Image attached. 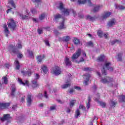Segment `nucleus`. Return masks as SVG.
<instances>
[{"instance_id": "obj_26", "label": "nucleus", "mask_w": 125, "mask_h": 125, "mask_svg": "<svg viewBox=\"0 0 125 125\" xmlns=\"http://www.w3.org/2000/svg\"><path fill=\"white\" fill-rule=\"evenodd\" d=\"M21 73L23 75V76H31V70H29L28 71H22Z\"/></svg>"}, {"instance_id": "obj_5", "label": "nucleus", "mask_w": 125, "mask_h": 125, "mask_svg": "<svg viewBox=\"0 0 125 125\" xmlns=\"http://www.w3.org/2000/svg\"><path fill=\"white\" fill-rule=\"evenodd\" d=\"M51 73L55 76H59L62 73L61 69L58 66H56L51 70Z\"/></svg>"}, {"instance_id": "obj_41", "label": "nucleus", "mask_w": 125, "mask_h": 125, "mask_svg": "<svg viewBox=\"0 0 125 125\" xmlns=\"http://www.w3.org/2000/svg\"><path fill=\"white\" fill-rule=\"evenodd\" d=\"M2 80H3V83H4V84H7V83L8 82V80H7V77L6 76H4L2 77Z\"/></svg>"}, {"instance_id": "obj_32", "label": "nucleus", "mask_w": 125, "mask_h": 125, "mask_svg": "<svg viewBox=\"0 0 125 125\" xmlns=\"http://www.w3.org/2000/svg\"><path fill=\"white\" fill-rule=\"evenodd\" d=\"M115 43H119V44H121V41L115 40L110 42V44H111L112 45H113V44H115Z\"/></svg>"}, {"instance_id": "obj_23", "label": "nucleus", "mask_w": 125, "mask_h": 125, "mask_svg": "<svg viewBox=\"0 0 125 125\" xmlns=\"http://www.w3.org/2000/svg\"><path fill=\"white\" fill-rule=\"evenodd\" d=\"M15 90H16V89L15 88V85L14 84H13L11 86V96H14Z\"/></svg>"}, {"instance_id": "obj_14", "label": "nucleus", "mask_w": 125, "mask_h": 125, "mask_svg": "<svg viewBox=\"0 0 125 125\" xmlns=\"http://www.w3.org/2000/svg\"><path fill=\"white\" fill-rule=\"evenodd\" d=\"M27 100V106H30L32 105V96L31 95H28L26 98Z\"/></svg>"}, {"instance_id": "obj_7", "label": "nucleus", "mask_w": 125, "mask_h": 125, "mask_svg": "<svg viewBox=\"0 0 125 125\" xmlns=\"http://www.w3.org/2000/svg\"><path fill=\"white\" fill-rule=\"evenodd\" d=\"M81 53H82L81 49H78L76 52L72 55V59L73 62H75V60L80 57Z\"/></svg>"}, {"instance_id": "obj_9", "label": "nucleus", "mask_w": 125, "mask_h": 125, "mask_svg": "<svg viewBox=\"0 0 125 125\" xmlns=\"http://www.w3.org/2000/svg\"><path fill=\"white\" fill-rule=\"evenodd\" d=\"M96 96L97 98H94V100L96 101V102H98V103H99L100 105L102 106V107H105V106H106V104L105 103L99 101V99H100L99 98V94L96 95Z\"/></svg>"}, {"instance_id": "obj_18", "label": "nucleus", "mask_w": 125, "mask_h": 125, "mask_svg": "<svg viewBox=\"0 0 125 125\" xmlns=\"http://www.w3.org/2000/svg\"><path fill=\"white\" fill-rule=\"evenodd\" d=\"M44 58H45V55H41L37 56V59L38 63H41V62H42V61Z\"/></svg>"}, {"instance_id": "obj_43", "label": "nucleus", "mask_w": 125, "mask_h": 125, "mask_svg": "<svg viewBox=\"0 0 125 125\" xmlns=\"http://www.w3.org/2000/svg\"><path fill=\"white\" fill-rule=\"evenodd\" d=\"M80 115H81V113L80 112V110L77 109L75 112V118H78L80 117Z\"/></svg>"}, {"instance_id": "obj_3", "label": "nucleus", "mask_w": 125, "mask_h": 125, "mask_svg": "<svg viewBox=\"0 0 125 125\" xmlns=\"http://www.w3.org/2000/svg\"><path fill=\"white\" fill-rule=\"evenodd\" d=\"M106 70H108L109 71H112L114 69L111 66V62H106L104 63L103 69H102V74L103 76H106L107 75V72Z\"/></svg>"}, {"instance_id": "obj_40", "label": "nucleus", "mask_w": 125, "mask_h": 125, "mask_svg": "<svg viewBox=\"0 0 125 125\" xmlns=\"http://www.w3.org/2000/svg\"><path fill=\"white\" fill-rule=\"evenodd\" d=\"M90 96H89L88 97V103L86 104V107L87 109H89L90 107Z\"/></svg>"}, {"instance_id": "obj_54", "label": "nucleus", "mask_w": 125, "mask_h": 125, "mask_svg": "<svg viewBox=\"0 0 125 125\" xmlns=\"http://www.w3.org/2000/svg\"><path fill=\"white\" fill-rule=\"evenodd\" d=\"M56 108V106H55V105H54V106H51V107H50V110H55Z\"/></svg>"}, {"instance_id": "obj_8", "label": "nucleus", "mask_w": 125, "mask_h": 125, "mask_svg": "<svg viewBox=\"0 0 125 125\" xmlns=\"http://www.w3.org/2000/svg\"><path fill=\"white\" fill-rule=\"evenodd\" d=\"M36 79L33 80L32 81V86L33 87H38L39 86V83H38V81L37 80L40 78V75L39 74H36L35 76Z\"/></svg>"}, {"instance_id": "obj_6", "label": "nucleus", "mask_w": 125, "mask_h": 125, "mask_svg": "<svg viewBox=\"0 0 125 125\" xmlns=\"http://www.w3.org/2000/svg\"><path fill=\"white\" fill-rule=\"evenodd\" d=\"M8 26L9 28L10 29H12V30H14L16 27V23L12 19H10L8 20Z\"/></svg>"}, {"instance_id": "obj_15", "label": "nucleus", "mask_w": 125, "mask_h": 125, "mask_svg": "<svg viewBox=\"0 0 125 125\" xmlns=\"http://www.w3.org/2000/svg\"><path fill=\"white\" fill-rule=\"evenodd\" d=\"M117 24V21H116V20L112 19L109 21L107 25L109 26V27H113L115 26Z\"/></svg>"}, {"instance_id": "obj_17", "label": "nucleus", "mask_w": 125, "mask_h": 125, "mask_svg": "<svg viewBox=\"0 0 125 125\" xmlns=\"http://www.w3.org/2000/svg\"><path fill=\"white\" fill-rule=\"evenodd\" d=\"M111 14H112L111 12H105L102 16L103 19H106L108 17H110Z\"/></svg>"}, {"instance_id": "obj_38", "label": "nucleus", "mask_w": 125, "mask_h": 125, "mask_svg": "<svg viewBox=\"0 0 125 125\" xmlns=\"http://www.w3.org/2000/svg\"><path fill=\"white\" fill-rule=\"evenodd\" d=\"M70 40H71V36H67L63 38V42H69Z\"/></svg>"}, {"instance_id": "obj_42", "label": "nucleus", "mask_w": 125, "mask_h": 125, "mask_svg": "<svg viewBox=\"0 0 125 125\" xmlns=\"http://www.w3.org/2000/svg\"><path fill=\"white\" fill-rule=\"evenodd\" d=\"M122 56H123L122 53H119L118 54V56L116 57L118 61H121L122 60Z\"/></svg>"}, {"instance_id": "obj_62", "label": "nucleus", "mask_w": 125, "mask_h": 125, "mask_svg": "<svg viewBox=\"0 0 125 125\" xmlns=\"http://www.w3.org/2000/svg\"><path fill=\"white\" fill-rule=\"evenodd\" d=\"M42 94H39L38 95V98H41L42 97Z\"/></svg>"}, {"instance_id": "obj_59", "label": "nucleus", "mask_w": 125, "mask_h": 125, "mask_svg": "<svg viewBox=\"0 0 125 125\" xmlns=\"http://www.w3.org/2000/svg\"><path fill=\"white\" fill-rule=\"evenodd\" d=\"M18 58H22V57H23V55H22L21 54H19V55H18Z\"/></svg>"}, {"instance_id": "obj_10", "label": "nucleus", "mask_w": 125, "mask_h": 125, "mask_svg": "<svg viewBox=\"0 0 125 125\" xmlns=\"http://www.w3.org/2000/svg\"><path fill=\"white\" fill-rule=\"evenodd\" d=\"M9 103H0V110L7 109L9 107Z\"/></svg>"}, {"instance_id": "obj_27", "label": "nucleus", "mask_w": 125, "mask_h": 125, "mask_svg": "<svg viewBox=\"0 0 125 125\" xmlns=\"http://www.w3.org/2000/svg\"><path fill=\"white\" fill-rule=\"evenodd\" d=\"M15 64L16 65V70H19V69H20V64L19 63V62L18 61V60H16L15 61Z\"/></svg>"}, {"instance_id": "obj_21", "label": "nucleus", "mask_w": 125, "mask_h": 125, "mask_svg": "<svg viewBox=\"0 0 125 125\" xmlns=\"http://www.w3.org/2000/svg\"><path fill=\"white\" fill-rule=\"evenodd\" d=\"M3 28L4 29V34L6 37H8V35H9V31L8 30V28L6 24L3 25Z\"/></svg>"}, {"instance_id": "obj_11", "label": "nucleus", "mask_w": 125, "mask_h": 125, "mask_svg": "<svg viewBox=\"0 0 125 125\" xmlns=\"http://www.w3.org/2000/svg\"><path fill=\"white\" fill-rule=\"evenodd\" d=\"M78 3L79 4H84V3H87L89 6L91 5V2L90 0H78Z\"/></svg>"}, {"instance_id": "obj_25", "label": "nucleus", "mask_w": 125, "mask_h": 125, "mask_svg": "<svg viewBox=\"0 0 125 125\" xmlns=\"http://www.w3.org/2000/svg\"><path fill=\"white\" fill-rule=\"evenodd\" d=\"M62 18V16L60 15V14H57L54 15V20L55 21H57V20H59L60 18Z\"/></svg>"}, {"instance_id": "obj_58", "label": "nucleus", "mask_w": 125, "mask_h": 125, "mask_svg": "<svg viewBox=\"0 0 125 125\" xmlns=\"http://www.w3.org/2000/svg\"><path fill=\"white\" fill-rule=\"evenodd\" d=\"M44 97L46 98H47L48 97V96H47V94L46 93V91H45L44 92Z\"/></svg>"}, {"instance_id": "obj_57", "label": "nucleus", "mask_w": 125, "mask_h": 125, "mask_svg": "<svg viewBox=\"0 0 125 125\" xmlns=\"http://www.w3.org/2000/svg\"><path fill=\"white\" fill-rule=\"evenodd\" d=\"M108 36H109V34H108V33H106L104 34V37L105 39H108Z\"/></svg>"}, {"instance_id": "obj_20", "label": "nucleus", "mask_w": 125, "mask_h": 125, "mask_svg": "<svg viewBox=\"0 0 125 125\" xmlns=\"http://www.w3.org/2000/svg\"><path fill=\"white\" fill-rule=\"evenodd\" d=\"M18 16L21 17V19H22V20H27V19H30V17L29 16H23V14L21 13H18Z\"/></svg>"}, {"instance_id": "obj_47", "label": "nucleus", "mask_w": 125, "mask_h": 125, "mask_svg": "<svg viewBox=\"0 0 125 125\" xmlns=\"http://www.w3.org/2000/svg\"><path fill=\"white\" fill-rule=\"evenodd\" d=\"M75 103H76V101H75V100L71 101L70 103V107H73V106H74V104H75Z\"/></svg>"}, {"instance_id": "obj_35", "label": "nucleus", "mask_w": 125, "mask_h": 125, "mask_svg": "<svg viewBox=\"0 0 125 125\" xmlns=\"http://www.w3.org/2000/svg\"><path fill=\"white\" fill-rule=\"evenodd\" d=\"M100 8H102V5H98L95 7L94 9L93 10V12H96V11H98Z\"/></svg>"}, {"instance_id": "obj_55", "label": "nucleus", "mask_w": 125, "mask_h": 125, "mask_svg": "<svg viewBox=\"0 0 125 125\" xmlns=\"http://www.w3.org/2000/svg\"><path fill=\"white\" fill-rule=\"evenodd\" d=\"M84 71H91V68L89 67H86L84 68Z\"/></svg>"}, {"instance_id": "obj_36", "label": "nucleus", "mask_w": 125, "mask_h": 125, "mask_svg": "<svg viewBox=\"0 0 125 125\" xmlns=\"http://www.w3.org/2000/svg\"><path fill=\"white\" fill-rule=\"evenodd\" d=\"M119 101L120 102H125V95H121L119 97Z\"/></svg>"}, {"instance_id": "obj_34", "label": "nucleus", "mask_w": 125, "mask_h": 125, "mask_svg": "<svg viewBox=\"0 0 125 125\" xmlns=\"http://www.w3.org/2000/svg\"><path fill=\"white\" fill-rule=\"evenodd\" d=\"M27 53H28L29 57L31 58H34V53L33 52V51L27 50Z\"/></svg>"}, {"instance_id": "obj_37", "label": "nucleus", "mask_w": 125, "mask_h": 125, "mask_svg": "<svg viewBox=\"0 0 125 125\" xmlns=\"http://www.w3.org/2000/svg\"><path fill=\"white\" fill-rule=\"evenodd\" d=\"M86 19L87 20H89V21H94L95 20V18H93L90 16H86Z\"/></svg>"}, {"instance_id": "obj_24", "label": "nucleus", "mask_w": 125, "mask_h": 125, "mask_svg": "<svg viewBox=\"0 0 125 125\" xmlns=\"http://www.w3.org/2000/svg\"><path fill=\"white\" fill-rule=\"evenodd\" d=\"M65 28L66 27H65V25H64V21L60 23V26L58 27L59 30H63V29H65Z\"/></svg>"}, {"instance_id": "obj_63", "label": "nucleus", "mask_w": 125, "mask_h": 125, "mask_svg": "<svg viewBox=\"0 0 125 125\" xmlns=\"http://www.w3.org/2000/svg\"><path fill=\"white\" fill-rule=\"evenodd\" d=\"M74 92V89H71L69 91V93H73Z\"/></svg>"}, {"instance_id": "obj_16", "label": "nucleus", "mask_w": 125, "mask_h": 125, "mask_svg": "<svg viewBox=\"0 0 125 125\" xmlns=\"http://www.w3.org/2000/svg\"><path fill=\"white\" fill-rule=\"evenodd\" d=\"M18 81L20 84H22L23 85H27V86H29V81H28L27 80H25L24 82H23V81L20 78H18Z\"/></svg>"}, {"instance_id": "obj_1", "label": "nucleus", "mask_w": 125, "mask_h": 125, "mask_svg": "<svg viewBox=\"0 0 125 125\" xmlns=\"http://www.w3.org/2000/svg\"><path fill=\"white\" fill-rule=\"evenodd\" d=\"M59 8L62 11L64 15V16H68V15H69L70 13H72L74 15V16H76V12L74 11V10H69L68 9H65L64 8V7L63 6V3H60Z\"/></svg>"}, {"instance_id": "obj_13", "label": "nucleus", "mask_w": 125, "mask_h": 125, "mask_svg": "<svg viewBox=\"0 0 125 125\" xmlns=\"http://www.w3.org/2000/svg\"><path fill=\"white\" fill-rule=\"evenodd\" d=\"M64 64L66 66H69L72 65V62H71V61H70V59L66 57L64 59Z\"/></svg>"}, {"instance_id": "obj_45", "label": "nucleus", "mask_w": 125, "mask_h": 125, "mask_svg": "<svg viewBox=\"0 0 125 125\" xmlns=\"http://www.w3.org/2000/svg\"><path fill=\"white\" fill-rule=\"evenodd\" d=\"M31 12L32 13V14H37L38 11L36 10L35 8H32L31 9Z\"/></svg>"}, {"instance_id": "obj_56", "label": "nucleus", "mask_w": 125, "mask_h": 125, "mask_svg": "<svg viewBox=\"0 0 125 125\" xmlns=\"http://www.w3.org/2000/svg\"><path fill=\"white\" fill-rule=\"evenodd\" d=\"M38 32L39 34H42V30L41 29H38Z\"/></svg>"}, {"instance_id": "obj_39", "label": "nucleus", "mask_w": 125, "mask_h": 125, "mask_svg": "<svg viewBox=\"0 0 125 125\" xmlns=\"http://www.w3.org/2000/svg\"><path fill=\"white\" fill-rule=\"evenodd\" d=\"M46 16V15L45 14V13H42L40 16H39V19L40 20H43V19H44V18H45V16Z\"/></svg>"}, {"instance_id": "obj_2", "label": "nucleus", "mask_w": 125, "mask_h": 125, "mask_svg": "<svg viewBox=\"0 0 125 125\" xmlns=\"http://www.w3.org/2000/svg\"><path fill=\"white\" fill-rule=\"evenodd\" d=\"M22 48V45L21 43H18L16 46H14L13 45H10L8 47V50L10 52V53H18V49Z\"/></svg>"}, {"instance_id": "obj_48", "label": "nucleus", "mask_w": 125, "mask_h": 125, "mask_svg": "<svg viewBox=\"0 0 125 125\" xmlns=\"http://www.w3.org/2000/svg\"><path fill=\"white\" fill-rule=\"evenodd\" d=\"M87 45L89 46H93V43L92 42L90 41L87 43Z\"/></svg>"}, {"instance_id": "obj_51", "label": "nucleus", "mask_w": 125, "mask_h": 125, "mask_svg": "<svg viewBox=\"0 0 125 125\" xmlns=\"http://www.w3.org/2000/svg\"><path fill=\"white\" fill-rule=\"evenodd\" d=\"M25 11H26V15H29L30 14V11L28 10V9H25Z\"/></svg>"}, {"instance_id": "obj_52", "label": "nucleus", "mask_w": 125, "mask_h": 125, "mask_svg": "<svg viewBox=\"0 0 125 125\" xmlns=\"http://www.w3.org/2000/svg\"><path fill=\"white\" fill-rule=\"evenodd\" d=\"M25 98H26V97L25 96H23L21 98V102H22V103H23V102H25Z\"/></svg>"}, {"instance_id": "obj_31", "label": "nucleus", "mask_w": 125, "mask_h": 125, "mask_svg": "<svg viewBox=\"0 0 125 125\" xmlns=\"http://www.w3.org/2000/svg\"><path fill=\"white\" fill-rule=\"evenodd\" d=\"M8 3L10 4L12 7H14V8H16V5L14 3V1H13V0H9Z\"/></svg>"}, {"instance_id": "obj_60", "label": "nucleus", "mask_w": 125, "mask_h": 125, "mask_svg": "<svg viewBox=\"0 0 125 125\" xmlns=\"http://www.w3.org/2000/svg\"><path fill=\"white\" fill-rule=\"evenodd\" d=\"M55 35H56L57 36L59 34V33L57 30H55L54 32Z\"/></svg>"}, {"instance_id": "obj_33", "label": "nucleus", "mask_w": 125, "mask_h": 125, "mask_svg": "<svg viewBox=\"0 0 125 125\" xmlns=\"http://www.w3.org/2000/svg\"><path fill=\"white\" fill-rule=\"evenodd\" d=\"M115 6L116 8H117L118 9H121V10H123V9H125V7L123 6V5H118L117 4H115Z\"/></svg>"}, {"instance_id": "obj_64", "label": "nucleus", "mask_w": 125, "mask_h": 125, "mask_svg": "<svg viewBox=\"0 0 125 125\" xmlns=\"http://www.w3.org/2000/svg\"><path fill=\"white\" fill-rule=\"evenodd\" d=\"M33 21L34 22H38V19H37L33 18Z\"/></svg>"}, {"instance_id": "obj_19", "label": "nucleus", "mask_w": 125, "mask_h": 125, "mask_svg": "<svg viewBox=\"0 0 125 125\" xmlns=\"http://www.w3.org/2000/svg\"><path fill=\"white\" fill-rule=\"evenodd\" d=\"M10 118L9 114H5L3 115V117H0V120L1 122H4L6 120H8Z\"/></svg>"}, {"instance_id": "obj_28", "label": "nucleus", "mask_w": 125, "mask_h": 125, "mask_svg": "<svg viewBox=\"0 0 125 125\" xmlns=\"http://www.w3.org/2000/svg\"><path fill=\"white\" fill-rule=\"evenodd\" d=\"M109 104L111 107H115L117 104V102L113 101V100H110L109 101Z\"/></svg>"}, {"instance_id": "obj_22", "label": "nucleus", "mask_w": 125, "mask_h": 125, "mask_svg": "<svg viewBox=\"0 0 125 125\" xmlns=\"http://www.w3.org/2000/svg\"><path fill=\"white\" fill-rule=\"evenodd\" d=\"M41 71L42 73H43V74H46V73H47V67L45 65H42L41 66Z\"/></svg>"}, {"instance_id": "obj_4", "label": "nucleus", "mask_w": 125, "mask_h": 125, "mask_svg": "<svg viewBox=\"0 0 125 125\" xmlns=\"http://www.w3.org/2000/svg\"><path fill=\"white\" fill-rule=\"evenodd\" d=\"M101 82L103 83H114L115 80L109 77H105L101 79Z\"/></svg>"}, {"instance_id": "obj_50", "label": "nucleus", "mask_w": 125, "mask_h": 125, "mask_svg": "<svg viewBox=\"0 0 125 125\" xmlns=\"http://www.w3.org/2000/svg\"><path fill=\"white\" fill-rule=\"evenodd\" d=\"M74 89H76L77 90H81V87L78 86H75Z\"/></svg>"}, {"instance_id": "obj_53", "label": "nucleus", "mask_w": 125, "mask_h": 125, "mask_svg": "<svg viewBox=\"0 0 125 125\" xmlns=\"http://www.w3.org/2000/svg\"><path fill=\"white\" fill-rule=\"evenodd\" d=\"M79 108L80 109H82L83 110H84L85 109V107L83 105H80Z\"/></svg>"}, {"instance_id": "obj_61", "label": "nucleus", "mask_w": 125, "mask_h": 125, "mask_svg": "<svg viewBox=\"0 0 125 125\" xmlns=\"http://www.w3.org/2000/svg\"><path fill=\"white\" fill-rule=\"evenodd\" d=\"M4 66L6 68H9L10 66L9 64L8 63H5Z\"/></svg>"}, {"instance_id": "obj_46", "label": "nucleus", "mask_w": 125, "mask_h": 125, "mask_svg": "<svg viewBox=\"0 0 125 125\" xmlns=\"http://www.w3.org/2000/svg\"><path fill=\"white\" fill-rule=\"evenodd\" d=\"M98 36H99L100 38H102V36H103V32L102 31L99 30L98 31Z\"/></svg>"}, {"instance_id": "obj_49", "label": "nucleus", "mask_w": 125, "mask_h": 125, "mask_svg": "<svg viewBox=\"0 0 125 125\" xmlns=\"http://www.w3.org/2000/svg\"><path fill=\"white\" fill-rule=\"evenodd\" d=\"M45 43L46 45H47L48 46H49L50 44H49V42L47 40H45Z\"/></svg>"}, {"instance_id": "obj_30", "label": "nucleus", "mask_w": 125, "mask_h": 125, "mask_svg": "<svg viewBox=\"0 0 125 125\" xmlns=\"http://www.w3.org/2000/svg\"><path fill=\"white\" fill-rule=\"evenodd\" d=\"M105 59V56L104 55H101L100 57H99L97 61H99V62H101L103 61Z\"/></svg>"}, {"instance_id": "obj_29", "label": "nucleus", "mask_w": 125, "mask_h": 125, "mask_svg": "<svg viewBox=\"0 0 125 125\" xmlns=\"http://www.w3.org/2000/svg\"><path fill=\"white\" fill-rule=\"evenodd\" d=\"M66 83H68L62 85V88H63V89H64L65 88H67V87H69V86H70L71 85L70 81H69L68 82H66Z\"/></svg>"}, {"instance_id": "obj_12", "label": "nucleus", "mask_w": 125, "mask_h": 125, "mask_svg": "<svg viewBox=\"0 0 125 125\" xmlns=\"http://www.w3.org/2000/svg\"><path fill=\"white\" fill-rule=\"evenodd\" d=\"M83 78L84 80V85H87L90 75L89 74L85 75Z\"/></svg>"}, {"instance_id": "obj_44", "label": "nucleus", "mask_w": 125, "mask_h": 125, "mask_svg": "<svg viewBox=\"0 0 125 125\" xmlns=\"http://www.w3.org/2000/svg\"><path fill=\"white\" fill-rule=\"evenodd\" d=\"M73 42L75 44H79L80 43V40L77 38H74Z\"/></svg>"}]
</instances>
